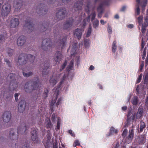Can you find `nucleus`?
Returning <instances> with one entry per match:
<instances>
[{"mask_svg": "<svg viewBox=\"0 0 148 148\" xmlns=\"http://www.w3.org/2000/svg\"><path fill=\"white\" fill-rule=\"evenodd\" d=\"M67 74H60L59 75V78L61 77L60 82L59 83L58 86L55 88L53 90L54 96L55 97V99L52 100L50 104V108L52 112L53 111V106L56 102V100L58 97L59 92L60 91H66L67 90L69 86L67 79Z\"/></svg>", "mask_w": 148, "mask_h": 148, "instance_id": "obj_1", "label": "nucleus"}, {"mask_svg": "<svg viewBox=\"0 0 148 148\" xmlns=\"http://www.w3.org/2000/svg\"><path fill=\"white\" fill-rule=\"evenodd\" d=\"M69 50H70L71 57V58H73V59L66 68V71L68 72L72 69L74 66L73 62L74 59L75 60L76 64L78 66H79L80 62V56L78 53V49L77 47V43H75L72 45V46H70L68 51Z\"/></svg>", "mask_w": 148, "mask_h": 148, "instance_id": "obj_2", "label": "nucleus"}, {"mask_svg": "<svg viewBox=\"0 0 148 148\" xmlns=\"http://www.w3.org/2000/svg\"><path fill=\"white\" fill-rule=\"evenodd\" d=\"M33 82L28 81L25 84V89L26 92L30 93L32 90H37L42 85L39 82L38 77L35 78Z\"/></svg>", "mask_w": 148, "mask_h": 148, "instance_id": "obj_3", "label": "nucleus"}, {"mask_svg": "<svg viewBox=\"0 0 148 148\" xmlns=\"http://www.w3.org/2000/svg\"><path fill=\"white\" fill-rule=\"evenodd\" d=\"M34 59L35 57L33 55L22 53L18 57V63L19 64L22 65L27 63L28 60L30 63H32L34 62Z\"/></svg>", "mask_w": 148, "mask_h": 148, "instance_id": "obj_4", "label": "nucleus"}, {"mask_svg": "<svg viewBox=\"0 0 148 148\" xmlns=\"http://www.w3.org/2000/svg\"><path fill=\"white\" fill-rule=\"evenodd\" d=\"M15 75L12 73L9 74L8 76V78L11 79L10 84L9 86V89L10 91H13L18 86V84L15 82Z\"/></svg>", "mask_w": 148, "mask_h": 148, "instance_id": "obj_5", "label": "nucleus"}, {"mask_svg": "<svg viewBox=\"0 0 148 148\" xmlns=\"http://www.w3.org/2000/svg\"><path fill=\"white\" fill-rule=\"evenodd\" d=\"M24 28L29 33L33 31L34 29L33 24L32 23L31 18H29L25 21Z\"/></svg>", "mask_w": 148, "mask_h": 148, "instance_id": "obj_6", "label": "nucleus"}, {"mask_svg": "<svg viewBox=\"0 0 148 148\" xmlns=\"http://www.w3.org/2000/svg\"><path fill=\"white\" fill-rule=\"evenodd\" d=\"M51 45L52 42L49 39H45L42 41V47L44 50L47 51L50 49Z\"/></svg>", "mask_w": 148, "mask_h": 148, "instance_id": "obj_7", "label": "nucleus"}, {"mask_svg": "<svg viewBox=\"0 0 148 148\" xmlns=\"http://www.w3.org/2000/svg\"><path fill=\"white\" fill-rule=\"evenodd\" d=\"M11 10L10 5L7 4L4 5L1 10V15L2 16H6L9 14Z\"/></svg>", "mask_w": 148, "mask_h": 148, "instance_id": "obj_8", "label": "nucleus"}, {"mask_svg": "<svg viewBox=\"0 0 148 148\" xmlns=\"http://www.w3.org/2000/svg\"><path fill=\"white\" fill-rule=\"evenodd\" d=\"M66 12V9L64 8H62L59 10L56 14V17L58 21L63 19L65 16Z\"/></svg>", "mask_w": 148, "mask_h": 148, "instance_id": "obj_9", "label": "nucleus"}, {"mask_svg": "<svg viewBox=\"0 0 148 148\" xmlns=\"http://www.w3.org/2000/svg\"><path fill=\"white\" fill-rule=\"evenodd\" d=\"M45 5L44 3L40 4L36 9L37 13L40 15L45 14L47 12V10L45 9Z\"/></svg>", "mask_w": 148, "mask_h": 148, "instance_id": "obj_10", "label": "nucleus"}, {"mask_svg": "<svg viewBox=\"0 0 148 148\" xmlns=\"http://www.w3.org/2000/svg\"><path fill=\"white\" fill-rule=\"evenodd\" d=\"M73 20L72 18L66 21L63 25V28L64 30H69L71 28L73 23Z\"/></svg>", "mask_w": 148, "mask_h": 148, "instance_id": "obj_11", "label": "nucleus"}, {"mask_svg": "<svg viewBox=\"0 0 148 148\" xmlns=\"http://www.w3.org/2000/svg\"><path fill=\"white\" fill-rule=\"evenodd\" d=\"M11 118V112L9 111L5 112L3 116V120L4 122L8 123L10 120Z\"/></svg>", "mask_w": 148, "mask_h": 148, "instance_id": "obj_12", "label": "nucleus"}, {"mask_svg": "<svg viewBox=\"0 0 148 148\" xmlns=\"http://www.w3.org/2000/svg\"><path fill=\"white\" fill-rule=\"evenodd\" d=\"M19 20L18 18H12L10 21V27L16 28L19 24Z\"/></svg>", "mask_w": 148, "mask_h": 148, "instance_id": "obj_13", "label": "nucleus"}, {"mask_svg": "<svg viewBox=\"0 0 148 148\" xmlns=\"http://www.w3.org/2000/svg\"><path fill=\"white\" fill-rule=\"evenodd\" d=\"M27 130V127L24 123L20 125L17 129V133L18 134H24Z\"/></svg>", "mask_w": 148, "mask_h": 148, "instance_id": "obj_14", "label": "nucleus"}, {"mask_svg": "<svg viewBox=\"0 0 148 148\" xmlns=\"http://www.w3.org/2000/svg\"><path fill=\"white\" fill-rule=\"evenodd\" d=\"M83 31V29L82 28H77L73 31V35L78 39H80Z\"/></svg>", "mask_w": 148, "mask_h": 148, "instance_id": "obj_15", "label": "nucleus"}, {"mask_svg": "<svg viewBox=\"0 0 148 148\" xmlns=\"http://www.w3.org/2000/svg\"><path fill=\"white\" fill-rule=\"evenodd\" d=\"M26 38L23 36H20L17 40V44L19 46H22L25 43Z\"/></svg>", "mask_w": 148, "mask_h": 148, "instance_id": "obj_16", "label": "nucleus"}, {"mask_svg": "<svg viewBox=\"0 0 148 148\" xmlns=\"http://www.w3.org/2000/svg\"><path fill=\"white\" fill-rule=\"evenodd\" d=\"M67 37L65 36L62 38L61 40H60L58 42V44L59 46L61 47V49H63L64 47L66 44Z\"/></svg>", "mask_w": 148, "mask_h": 148, "instance_id": "obj_17", "label": "nucleus"}, {"mask_svg": "<svg viewBox=\"0 0 148 148\" xmlns=\"http://www.w3.org/2000/svg\"><path fill=\"white\" fill-rule=\"evenodd\" d=\"M82 0H79V1H77L75 3L74 6V8L75 11L80 10L82 9V6L83 5L82 2Z\"/></svg>", "mask_w": 148, "mask_h": 148, "instance_id": "obj_18", "label": "nucleus"}, {"mask_svg": "<svg viewBox=\"0 0 148 148\" xmlns=\"http://www.w3.org/2000/svg\"><path fill=\"white\" fill-rule=\"evenodd\" d=\"M44 67H43L42 68V75L45 76V75H46L48 73V69L50 67V65L49 63L46 62L44 65Z\"/></svg>", "mask_w": 148, "mask_h": 148, "instance_id": "obj_19", "label": "nucleus"}, {"mask_svg": "<svg viewBox=\"0 0 148 148\" xmlns=\"http://www.w3.org/2000/svg\"><path fill=\"white\" fill-rule=\"evenodd\" d=\"M62 56V54L60 51L56 52L54 57V60L56 62L59 63L60 61Z\"/></svg>", "mask_w": 148, "mask_h": 148, "instance_id": "obj_20", "label": "nucleus"}, {"mask_svg": "<svg viewBox=\"0 0 148 148\" xmlns=\"http://www.w3.org/2000/svg\"><path fill=\"white\" fill-rule=\"evenodd\" d=\"M15 130L11 129L9 132V138L11 141L16 140L17 139V135L14 134Z\"/></svg>", "mask_w": 148, "mask_h": 148, "instance_id": "obj_21", "label": "nucleus"}, {"mask_svg": "<svg viewBox=\"0 0 148 148\" xmlns=\"http://www.w3.org/2000/svg\"><path fill=\"white\" fill-rule=\"evenodd\" d=\"M37 129L36 128H33L31 130V138L32 140L33 141H35L37 140Z\"/></svg>", "mask_w": 148, "mask_h": 148, "instance_id": "obj_22", "label": "nucleus"}, {"mask_svg": "<svg viewBox=\"0 0 148 148\" xmlns=\"http://www.w3.org/2000/svg\"><path fill=\"white\" fill-rule=\"evenodd\" d=\"M25 101L24 100H21L18 105V110L19 112H23L25 109Z\"/></svg>", "mask_w": 148, "mask_h": 148, "instance_id": "obj_23", "label": "nucleus"}, {"mask_svg": "<svg viewBox=\"0 0 148 148\" xmlns=\"http://www.w3.org/2000/svg\"><path fill=\"white\" fill-rule=\"evenodd\" d=\"M29 70V67H26L25 68H23V76L26 77H28L32 75L33 73L32 72H30L28 73H25V71H27Z\"/></svg>", "mask_w": 148, "mask_h": 148, "instance_id": "obj_24", "label": "nucleus"}, {"mask_svg": "<svg viewBox=\"0 0 148 148\" xmlns=\"http://www.w3.org/2000/svg\"><path fill=\"white\" fill-rule=\"evenodd\" d=\"M58 77L55 75H53L49 80L51 85L54 86L57 82Z\"/></svg>", "mask_w": 148, "mask_h": 148, "instance_id": "obj_25", "label": "nucleus"}, {"mask_svg": "<svg viewBox=\"0 0 148 148\" xmlns=\"http://www.w3.org/2000/svg\"><path fill=\"white\" fill-rule=\"evenodd\" d=\"M1 94L2 95H3L4 97H6L7 99H11L13 95H10V92L7 91H2Z\"/></svg>", "mask_w": 148, "mask_h": 148, "instance_id": "obj_26", "label": "nucleus"}, {"mask_svg": "<svg viewBox=\"0 0 148 148\" xmlns=\"http://www.w3.org/2000/svg\"><path fill=\"white\" fill-rule=\"evenodd\" d=\"M143 112V109L142 108H139L138 109V111L136 115V118L137 119H139L142 116Z\"/></svg>", "mask_w": 148, "mask_h": 148, "instance_id": "obj_27", "label": "nucleus"}, {"mask_svg": "<svg viewBox=\"0 0 148 148\" xmlns=\"http://www.w3.org/2000/svg\"><path fill=\"white\" fill-rule=\"evenodd\" d=\"M146 137L143 135H141L137 138L138 143L140 144H143L145 142Z\"/></svg>", "mask_w": 148, "mask_h": 148, "instance_id": "obj_28", "label": "nucleus"}, {"mask_svg": "<svg viewBox=\"0 0 148 148\" xmlns=\"http://www.w3.org/2000/svg\"><path fill=\"white\" fill-rule=\"evenodd\" d=\"M139 101L138 97L136 96H134L131 99V103L133 105H137Z\"/></svg>", "mask_w": 148, "mask_h": 148, "instance_id": "obj_29", "label": "nucleus"}, {"mask_svg": "<svg viewBox=\"0 0 148 148\" xmlns=\"http://www.w3.org/2000/svg\"><path fill=\"white\" fill-rule=\"evenodd\" d=\"M116 43V40H114L113 42L112 45V51L113 53H115L117 50Z\"/></svg>", "mask_w": 148, "mask_h": 148, "instance_id": "obj_30", "label": "nucleus"}, {"mask_svg": "<svg viewBox=\"0 0 148 148\" xmlns=\"http://www.w3.org/2000/svg\"><path fill=\"white\" fill-rule=\"evenodd\" d=\"M129 135L128 136L127 138L128 139L130 140H132L134 136V130L132 129L130 130L129 132Z\"/></svg>", "mask_w": 148, "mask_h": 148, "instance_id": "obj_31", "label": "nucleus"}, {"mask_svg": "<svg viewBox=\"0 0 148 148\" xmlns=\"http://www.w3.org/2000/svg\"><path fill=\"white\" fill-rule=\"evenodd\" d=\"M118 132L117 130L114 129L113 127H111L109 135L116 134Z\"/></svg>", "mask_w": 148, "mask_h": 148, "instance_id": "obj_32", "label": "nucleus"}, {"mask_svg": "<svg viewBox=\"0 0 148 148\" xmlns=\"http://www.w3.org/2000/svg\"><path fill=\"white\" fill-rule=\"evenodd\" d=\"M92 32V26L90 24L88 27V30L86 34V37H89L90 35Z\"/></svg>", "mask_w": 148, "mask_h": 148, "instance_id": "obj_33", "label": "nucleus"}, {"mask_svg": "<svg viewBox=\"0 0 148 148\" xmlns=\"http://www.w3.org/2000/svg\"><path fill=\"white\" fill-rule=\"evenodd\" d=\"M140 131L141 132H143V129L146 127V125L145 123L142 121H140Z\"/></svg>", "mask_w": 148, "mask_h": 148, "instance_id": "obj_34", "label": "nucleus"}, {"mask_svg": "<svg viewBox=\"0 0 148 148\" xmlns=\"http://www.w3.org/2000/svg\"><path fill=\"white\" fill-rule=\"evenodd\" d=\"M99 25V21L97 19L95 21L92 23V25L94 28L96 29Z\"/></svg>", "mask_w": 148, "mask_h": 148, "instance_id": "obj_35", "label": "nucleus"}, {"mask_svg": "<svg viewBox=\"0 0 148 148\" xmlns=\"http://www.w3.org/2000/svg\"><path fill=\"white\" fill-rule=\"evenodd\" d=\"M85 47L86 48H88L90 46V40L88 39H85L84 41Z\"/></svg>", "mask_w": 148, "mask_h": 148, "instance_id": "obj_36", "label": "nucleus"}, {"mask_svg": "<svg viewBox=\"0 0 148 148\" xmlns=\"http://www.w3.org/2000/svg\"><path fill=\"white\" fill-rule=\"evenodd\" d=\"M48 25V24L47 25V24H46V25H41L40 27L41 28L40 29V30L41 32H42L45 31L46 29V28L47 27Z\"/></svg>", "mask_w": 148, "mask_h": 148, "instance_id": "obj_37", "label": "nucleus"}, {"mask_svg": "<svg viewBox=\"0 0 148 148\" xmlns=\"http://www.w3.org/2000/svg\"><path fill=\"white\" fill-rule=\"evenodd\" d=\"M7 52L9 56H12L14 52L13 49H11L9 48H8L7 49Z\"/></svg>", "mask_w": 148, "mask_h": 148, "instance_id": "obj_38", "label": "nucleus"}, {"mask_svg": "<svg viewBox=\"0 0 148 148\" xmlns=\"http://www.w3.org/2000/svg\"><path fill=\"white\" fill-rule=\"evenodd\" d=\"M136 8L135 10V14L136 15H138L140 13V9L138 5H136Z\"/></svg>", "mask_w": 148, "mask_h": 148, "instance_id": "obj_39", "label": "nucleus"}, {"mask_svg": "<svg viewBox=\"0 0 148 148\" xmlns=\"http://www.w3.org/2000/svg\"><path fill=\"white\" fill-rule=\"evenodd\" d=\"M67 61L66 60L64 62L61 66L60 67V70L61 71L65 67L67 64Z\"/></svg>", "mask_w": 148, "mask_h": 148, "instance_id": "obj_40", "label": "nucleus"}, {"mask_svg": "<svg viewBox=\"0 0 148 148\" xmlns=\"http://www.w3.org/2000/svg\"><path fill=\"white\" fill-rule=\"evenodd\" d=\"M143 18V16H140L138 18V21L139 25H141L142 23Z\"/></svg>", "mask_w": 148, "mask_h": 148, "instance_id": "obj_41", "label": "nucleus"}, {"mask_svg": "<svg viewBox=\"0 0 148 148\" xmlns=\"http://www.w3.org/2000/svg\"><path fill=\"white\" fill-rule=\"evenodd\" d=\"M107 30L108 32V33L110 35H110L112 33V27L111 26L109 25H108V26L107 27Z\"/></svg>", "mask_w": 148, "mask_h": 148, "instance_id": "obj_42", "label": "nucleus"}, {"mask_svg": "<svg viewBox=\"0 0 148 148\" xmlns=\"http://www.w3.org/2000/svg\"><path fill=\"white\" fill-rule=\"evenodd\" d=\"M104 3H101L99 5L97 8V10L98 12H103L102 7L103 5L104 4Z\"/></svg>", "mask_w": 148, "mask_h": 148, "instance_id": "obj_43", "label": "nucleus"}, {"mask_svg": "<svg viewBox=\"0 0 148 148\" xmlns=\"http://www.w3.org/2000/svg\"><path fill=\"white\" fill-rule=\"evenodd\" d=\"M145 22L143 24L148 26V15H146L144 18Z\"/></svg>", "mask_w": 148, "mask_h": 148, "instance_id": "obj_44", "label": "nucleus"}, {"mask_svg": "<svg viewBox=\"0 0 148 148\" xmlns=\"http://www.w3.org/2000/svg\"><path fill=\"white\" fill-rule=\"evenodd\" d=\"M48 90L47 89L44 90V92L43 94V97L44 99L46 98L48 96Z\"/></svg>", "mask_w": 148, "mask_h": 148, "instance_id": "obj_45", "label": "nucleus"}, {"mask_svg": "<svg viewBox=\"0 0 148 148\" xmlns=\"http://www.w3.org/2000/svg\"><path fill=\"white\" fill-rule=\"evenodd\" d=\"M48 119V120L47 121V123L46 126L47 128H51L52 127V125L51 123L50 119L49 118Z\"/></svg>", "mask_w": 148, "mask_h": 148, "instance_id": "obj_46", "label": "nucleus"}, {"mask_svg": "<svg viewBox=\"0 0 148 148\" xmlns=\"http://www.w3.org/2000/svg\"><path fill=\"white\" fill-rule=\"evenodd\" d=\"M96 13L95 12H93L89 16V18L91 17V21H93L95 18L96 16Z\"/></svg>", "mask_w": 148, "mask_h": 148, "instance_id": "obj_47", "label": "nucleus"}, {"mask_svg": "<svg viewBox=\"0 0 148 148\" xmlns=\"http://www.w3.org/2000/svg\"><path fill=\"white\" fill-rule=\"evenodd\" d=\"M90 3L89 2L87 4V5L85 6V11L87 12L88 13H89V8L90 7Z\"/></svg>", "mask_w": 148, "mask_h": 148, "instance_id": "obj_48", "label": "nucleus"}, {"mask_svg": "<svg viewBox=\"0 0 148 148\" xmlns=\"http://www.w3.org/2000/svg\"><path fill=\"white\" fill-rule=\"evenodd\" d=\"M135 117V114H132L130 116V117H129V118H127V121H130L132 120V121L134 119Z\"/></svg>", "mask_w": 148, "mask_h": 148, "instance_id": "obj_49", "label": "nucleus"}, {"mask_svg": "<svg viewBox=\"0 0 148 148\" xmlns=\"http://www.w3.org/2000/svg\"><path fill=\"white\" fill-rule=\"evenodd\" d=\"M147 26L146 25L143 24L141 30L142 33L144 34L145 33L146 30V28Z\"/></svg>", "mask_w": 148, "mask_h": 148, "instance_id": "obj_50", "label": "nucleus"}, {"mask_svg": "<svg viewBox=\"0 0 148 148\" xmlns=\"http://www.w3.org/2000/svg\"><path fill=\"white\" fill-rule=\"evenodd\" d=\"M60 125V119L58 118L57 120V129H59Z\"/></svg>", "mask_w": 148, "mask_h": 148, "instance_id": "obj_51", "label": "nucleus"}, {"mask_svg": "<svg viewBox=\"0 0 148 148\" xmlns=\"http://www.w3.org/2000/svg\"><path fill=\"white\" fill-rule=\"evenodd\" d=\"M143 76L142 74H140L138 77V79L136 82V83L138 84L139 83L140 81Z\"/></svg>", "mask_w": 148, "mask_h": 148, "instance_id": "obj_52", "label": "nucleus"}, {"mask_svg": "<svg viewBox=\"0 0 148 148\" xmlns=\"http://www.w3.org/2000/svg\"><path fill=\"white\" fill-rule=\"evenodd\" d=\"M132 110L131 109H130L128 110V112L127 113V118H129V117L132 115Z\"/></svg>", "mask_w": 148, "mask_h": 148, "instance_id": "obj_53", "label": "nucleus"}, {"mask_svg": "<svg viewBox=\"0 0 148 148\" xmlns=\"http://www.w3.org/2000/svg\"><path fill=\"white\" fill-rule=\"evenodd\" d=\"M80 145L79 141L78 140H75L73 143V146L75 147L79 145Z\"/></svg>", "mask_w": 148, "mask_h": 148, "instance_id": "obj_54", "label": "nucleus"}, {"mask_svg": "<svg viewBox=\"0 0 148 148\" xmlns=\"http://www.w3.org/2000/svg\"><path fill=\"white\" fill-rule=\"evenodd\" d=\"M146 50L145 49L143 52V54H142V59L144 60L145 59L146 55Z\"/></svg>", "mask_w": 148, "mask_h": 148, "instance_id": "obj_55", "label": "nucleus"}, {"mask_svg": "<svg viewBox=\"0 0 148 148\" xmlns=\"http://www.w3.org/2000/svg\"><path fill=\"white\" fill-rule=\"evenodd\" d=\"M56 114H53L52 115L51 119L53 122H55L56 120Z\"/></svg>", "mask_w": 148, "mask_h": 148, "instance_id": "obj_56", "label": "nucleus"}, {"mask_svg": "<svg viewBox=\"0 0 148 148\" xmlns=\"http://www.w3.org/2000/svg\"><path fill=\"white\" fill-rule=\"evenodd\" d=\"M44 2V3H52V1H53L54 0H42Z\"/></svg>", "mask_w": 148, "mask_h": 148, "instance_id": "obj_57", "label": "nucleus"}, {"mask_svg": "<svg viewBox=\"0 0 148 148\" xmlns=\"http://www.w3.org/2000/svg\"><path fill=\"white\" fill-rule=\"evenodd\" d=\"M4 60L5 62L6 63V64L9 66H11L10 62L9 61V60L7 58H5Z\"/></svg>", "mask_w": 148, "mask_h": 148, "instance_id": "obj_58", "label": "nucleus"}, {"mask_svg": "<svg viewBox=\"0 0 148 148\" xmlns=\"http://www.w3.org/2000/svg\"><path fill=\"white\" fill-rule=\"evenodd\" d=\"M53 32L55 36H56V34L57 35H58H58H59V31L58 29H54Z\"/></svg>", "mask_w": 148, "mask_h": 148, "instance_id": "obj_59", "label": "nucleus"}, {"mask_svg": "<svg viewBox=\"0 0 148 148\" xmlns=\"http://www.w3.org/2000/svg\"><path fill=\"white\" fill-rule=\"evenodd\" d=\"M62 101V99L61 98H60L58 100L56 103V105L58 107V106L61 103V101Z\"/></svg>", "mask_w": 148, "mask_h": 148, "instance_id": "obj_60", "label": "nucleus"}, {"mask_svg": "<svg viewBox=\"0 0 148 148\" xmlns=\"http://www.w3.org/2000/svg\"><path fill=\"white\" fill-rule=\"evenodd\" d=\"M4 37L3 35H0V44L2 43L4 40Z\"/></svg>", "mask_w": 148, "mask_h": 148, "instance_id": "obj_61", "label": "nucleus"}, {"mask_svg": "<svg viewBox=\"0 0 148 148\" xmlns=\"http://www.w3.org/2000/svg\"><path fill=\"white\" fill-rule=\"evenodd\" d=\"M148 80V73H146L145 74V77L144 79V81L147 82Z\"/></svg>", "mask_w": 148, "mask_h": 148, "instance_id": "obj_62", "label": "nucleus"}, {"mask_svg": "<svg viewBox=\"0 0 148 148\" xmlns=\"http://www.w3.org/2000/svg\"><path fill=\"white\" fill-rule=\"evenodd\" d=\"M127 132V130L126 129H125L123 132L122 136H123L124 137H125V136H126Z\"/></svg>", "mask_w": 148, "mask_h": 148, "instance_id": "obj_63", "label": "nucleus"}, {"mask_svg": "<svg viewBox=\"0 0 148 148\" xmlns=\"http://www.w3.org/2000/svg\"><path fill=\"white\" fill-rule=\"evenodd\" d=\"M145 61V65L146 66H147L148 65V51H147V57Z\"/></svg>", "mask_w": 148, "mask_h": 148, "instance_id": "obj_64", "label": "nucleus"}]
</instances>
